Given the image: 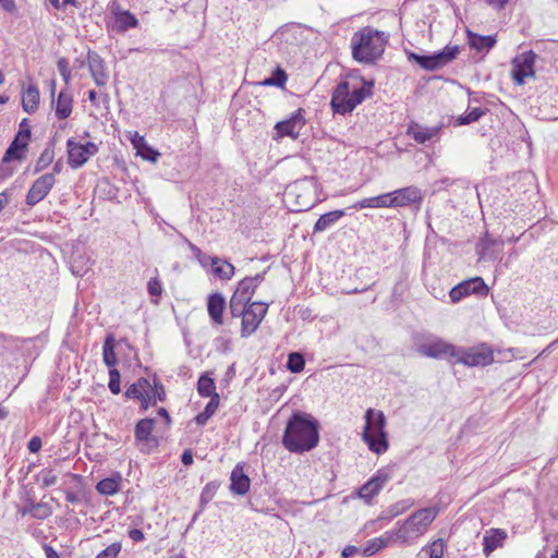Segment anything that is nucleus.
<instances>
[{"instance_id": "1", "label": "nucleus", "mask_w": 558, "mask_h": 558, "mask_svg": "<svg viewBox=\"0 0 558 558\" xmlns=\"http://www.w3.org/2000/svg\"><path fill=\"white\" fill-rule=\"evenodd\" d=\"M318 422L310 414L295 412L288 420L282 445L290 452L302 453L314 449L319 440Z\"/></svg>"}, {"instance_id": "2", "label": "nucleus", "mask_w": 558, "mask_h": 558, "mask_svg": "<svg viewBox=\"0 0 558 558\" xmlns=\"http://www.w3.org/2000/svg\"><path fill=\"white\" fill-rule=\"evenodd\" d=\"M387 43L386 33L365 26L351 38L352 58L363 64H374L381 58Z\"/></svg>"}, {"instance_id": "3", "label": "nucleus", "mask_w": 558, "mask_h": 558, "mask_svg": "<svg viewBox=\"0 0 558 558\" xmlns=\"http://www.w3.org/2000/svg\"><path fill=\"white\" fill-rule=\"evenodd\" d=\"M437 514L438 510L435 507H428L415 511L402 522H397L391 530L395 539L402 545H413L426 533Z\"/></svg>"}, {"instance_id": "4", "label": "nucleus", "mask_w": 558, "mask_h": 558, "mask_svg": "<svg viewBox=\"0 0 558 558\" xmlns=\"http://www.w3.org/2000/svg\"><path fill=\"white\" fill-rule=\"evenodd\" d=\"M365 426L362 438L368 449L377 454H381L388 449V437L385 432L386 417L381 411L368 409L365 413Z\"/></svg>"}, {"instance_id": "5", "label": "nucleus", "mask_w": 558, "mask_h": 558, "mask_svg": "<svg viewBox=\"0 0 558 558\" xmlns=\"http://www.w3.org/2000/svg\"><path fill=\"white\" fill-rule=\"evenodd\" d=\"M366 88L364 85H352L348 81L340 82L331 97L332 110L340 114H345L354 110L368 95H371V87Z\"/></svg>"}, {"instance_id": "6", "label": "nucleus", "mask_w": 558, "mask_h": 558, "mask_svg": "<svg viewBox=\"0 0 558 558\" xmlns=\"http://www.w3.org/2000/svg\"><path fill=\"white\" fill-rule=\"evenodd\" d=\"M268 306L267 303L252 302L248 305L239 306V312H230L233 317H242V337H248L257 330L268 311Z\"/></svg>"}, {"instance_id": "7", "label": "nucleus", "mask_w": 558, "mask_h": 558, "mask_svg": "<svg viewBox=\"0 0 558 558\" xmlns=\"http://www.w3.org/2000/svg\"><path fill=\"white\" fill-rule=\"evenodd\" d=\"M494 362V352L487 343H480L471 348H459L453 363L469 367H484Z\"/></svg>"}, {"instance_id": "8", "label": "nucleus", "mask_w": 558, "mask_h": 558, "mask_svg": "<svg viewBox=\"0 0 558 558\" xmlns=\"http://www.w3.org/2000/svg\"><path fill=\"white\" fill-rule=\"evenodd\" d=\"M416 351L426 356L437 360H448L453 363L456 355L459 353V347H456L440 338H429L422 342L415 343Z\"/></svg>"}, {"instance_id": "9", "label": "nucleus", "mask_w": 558, "mask_h": 558, "mask_svg": "<svg viewBox=\"0 0 558 558\" xmlns=\"http://www.w3.org/2000/svg\"><path fill=\"white\" fill-rule=\"evenodd\" d=\"M459 51L458 46H446L441 51L430 56H421L410 52L409 59L414 60L427 71H435L453 61L459 54Z\"/></svg>"}, {"instance_id": "10", "label": "nucleus", "mask_w": 558, "mask_h": 558, "mask_svg": "<svg viewBox=\"0 0 558 558\" xmlns=\"http://www.w3.org/2000/svg\"><path fill=\"white\" fill-rule=\"evenodd\" d=\"M68 147V162L73 169L82 167L92 156L98 153V146L93 142L85 144L76 142L74 138H70L66 142Z\"/></svg>"}, {"instance_id": "11", "label": "nucleus", "mask_w": 558, "mask_h": 558, "mask_svg": "<svg viewBox=\"0 0 558 558\" xmlns=\"http://www.w3.org/2000/svg\"><path fill=\"white\" fill-rule=\"evenodd\" d=\"M536 58V53L532 50L524 51L513 58L511 73L518 85H523L527 77H534V63Z\"/></svg>"}, {"instance_id": "12", "label": "nucleus", "mask_w": 558, "mask_h": 558, "mask_svg": "<svg viewBox=\"0 0 558 558\" xmlns=\"http://www.w3.org/2000/svg\"><path fill=\"white\" fill-rule=\"evenodd\" d=\"M31 138V128L28 121L24 119L20 123V129L14 140L8 147L2 158V162H10L11 160H22L23 151L27 148Z\"/></svg>"}, {"instance_id": "13", "label": "nucleus", "mask_w": 558, "mask_h": 558, "mask_svg": "<svg viewBox=\"0 0 558 558\" xmlns=\"http://www.w3.org/2000/svg\"><path fill=\"white\" fill-rule=\"evenodd\" d=\"M305 123V110L303 108H299L289 119L276 123V136L274 138L279 140L281 137L289 136L296 140Z\"/></svg>"}, {"instance_id": "14", "label": "nucleus", "mask_w": 558, "mask_h": 558, "mask_svg": "<svg viewBox=\"0 0 558 558\" xmlns=\"http://www.w3.org/2000/svg\"><path fill=\"white\" fill-rule=\"evenodd\" d=\"M488 292L489 288L485 281L481 277H475L454 286L450 290L449 296L451 302L457 303L470 294L487 295Z\"/></svg>"}, {"instance_id": "15", "label": "nucleus", "mask_w": 558, "mask_h": 558, "mask_svg": "<svg viewBox=\"0 0 558 558\" xmlns=\"http://www.w3.org/2000/svg\"><path fill=\"white\" fill-rule=\"evenodd\" d=\"M391 478L390 471L387 468H383L376 471V473L359 489L357 496L369 505L375 496H377L385 484Z\"/></svg>"}, {"instance_id": "16", "label": "nucleus", "mask_w": 558, "mask_h": 558, "mask_svg": "<svg viewBox=\"0 0 558 558\" xmlns=\"http://www.w3.org/2000/svg\"><path fill=\"white\" fill-rule=\"evenodd\" d=\"M56 184V178L53 173H45L34 181L29 187L25 203L33 207L41 202L52 190Z\"/></svg>"}, {"instance_id": "17", "label": "nucleus", "mask_w": 558, "mask_h": 558, "mask_svg": "<svg viewBox=\"0 0 558 558\" xmlns=\"http://www.w3.org/2000/svg\"><path fill=\"white\" fill-rule=\"evenodd\" d=\"M315 190V183L313 179L304 178L302 180H299L294 182L292 185H290L288 195L294 196L296 198L295 209L296 211H304L312 207L313 199L312 197H305L304 195H301V192H305L307 194H312Z\"/></svg>"}, {"instance_id": "18", "label": "nucleus", "mask_w": 558, "mask_h": 558, "mask_svg": "<svg viewBox=\"0 0 558 558\" xmlns=\"http://www.w3.org/2000/svg\"><path fill=\"white\" fill-rule=\"evenodd\" d=\"M255 290L256 283L254 281L242 279L230 299V312H239V306L248 305Z\"/></svg>"}, {"instance_id": "19", "label": "nucleus", "mask_w": 558, "mask_h": 558, "mask_svg": "<svg viewBox=\"0 0 558 558\" xmlns=\"http://www.w3.org/2000/svg\"><path fill=\"white\" fill-rule=\"evenodd\" d=\"M391 207H405L422 202V192L418 187L410 185L389 192Z\"/></svg>"}, {"instance_id": "20", "label": "nucleus", "mask_w": 558, "mask_h": 558, "mask_svg": "<svg viewBox=\"0 0 558 558\" xmlns=\"http://www.w3.org/2000/svg\"><path fill=\"white\" fill-rule=\"evenodd\" d=\"M441 126H424L418 123H411L408 126L407 134L411 136L416 143L425 144L427 142L437 141Z\"/></svg>"}, {"instance_id": "21", "label": "nucleus", "mask_w": 558, "mask_h": 558, "mask_svg": "<svg viewBox=\"0 0 558 558\" xmlns=\"http://www.w3.org/2000/svg\"><path fill=\"white\" fill-rule=\"evenodd\" d=\"M87 62L90 75L97 86H105L108 83L109 75L105 68V62L96 52H88Z\"/></svg>"}, {"instance_id": "22", "label": "nucleus", "mask_w": 558, "mask_h": 558, "mask_svg": "<svg viewBox=\"0 0 558 558\" xmlns=\"http://www.w3.org/2000/svg\"><path fill=\"white\" fill-rule=\"evenodd\" d=\"M230 482V490L235 495L243 496L250 490L251 480L244 473L243 466L240 464H236L232 470Z\"/></svg>"}, {"instance_id": "23", "label": "nucleus", "mask_w": 558, "mask_h": 558, "mask_svg": "<svg viewBox=\"0 0 558 558\" xmlns=\"http://www.w3.org/2000/svg\"><path fill=\"white\" fill-rule=\"evenodd\" d=\"M507 536V532L502 529L485 531L483 536V551L485 556H489L495 549L502 547Z\"/></svg>"}, {"instance_id": "24", "label": "nucleus", "mask_w": 558, "mask_h": 558, "mask_svg": "<svg viewBox=\"0 0 558 558\" xmlns=\"http://www.w3.org/2000/svg\"><path fill=\"white\" fill-rule=\"evenodd\" d=\"M226 308V300L220 293H213L208 296L207 311L211 320L216 325L223 324V312Z\"/></svg>"}, {"instance_id": "25", "label": "nucleus", "mask_w": 558, "mask_h": 558, "mask_svg": "<svg viewBox=\"0 0 558 558\" xmlns=\"http://www.w3.org/2000/svg\"><path fill=\"white\" fill-rule=\"evenodd\" d=\"M397 543L392 531H386L381 536L369 539L363 548V556L369 557L379 551L380 549Z\"/></svg>"}, {"instance_id": "26", "label": "nucleus", "mask_w": 558, "mask_h": 558, "mask_svg": "<svg viewBox=\"0 0 558 558\" xmlns=\"http://www.w3.org/2000/svg\"><path fill=\"white\" fill-rule=\"evenodd\" d=\"M39 105V89L35 84H29L22 92V107L27 113L37 111Z\"/></svg>"}, {"instance_id": "27", "label": "nucleus", "mask_w": 558, "mask_h": 558, "mask_svg": "<svg viewBox=\"0 0 558 558\" xmlns=\"http://www.w3.org/2000/svg\"><path fill=\"white\" fill-rule=\"evenodd\" d=\"M469 45L476 51H489L497 43L496 36H483L471 31L466 32Z\"/></svg>"}, {"instance_id": "28", "label": "nucleus", "mask_w": 558, "mask_h": 558, "mask_svg": "<svg viewBox=\"0 0 558 558\" xmlns=\"http://www.w3.org/2000/svg\"><path fill=\"white\" fill-rule=\"evenodd\" d=\"M390 193L380 194L373 197L363 198L354 203L351 208L363 209V208H390L391 204Z\"/></svg>"}, {"instance_id": "29", "label": "nucleus", "mask_w": 558, "mask_h": 558, "mask_svg": "<svg viewBox=\"0 0 558 558\" xmlns=\"http://www.w3.org/2000/svg\"><path fill=\"white\" fill-rule=\"evenodd\" d=\"M499 246L501 248L502 241L500 239H494L488 233H486L477 244V251L483 259H495L497 258V254L494 253L493 247Z\"/></svg>"}, {"instance_id": "30", "label": "nucleus", "mask_w": 558, "mask_h": 558, "mask_svg": "<svg viewBox=\"0 0 558 558\" xmlns=\"http://www.w3.org/2000/svg\"><path fill=\"white\" fill-rule=\"evenodd\" d=\"M73 108V98L72 95L68 92H60L57 105H56V117L59 120H64L70 117Z\"/></svg>"}, {"instance_id": "31", "label": "nucleus", "mask_w": 558, "mask_h": 558, "mask_svg": "<svg viewBox=\"0 0 558 558\" xmlns=\"http://www.w3.org/2000/svg\"><path fill=\"white\" fill-rule=\"evenodd\" d=\"M211 270L216 277L222 280H229L234 275V266L218 257L211 258Z\"/></svg>"}, {"instance_id": "32", "label": "nucleus", "mask_w": 558, "mask_h": 558, "mask_svg": "<svg viewBox=\"0 0 558 558\" xmlns=\"http://www.w3.org/2000/svg\"><path fill=\"white\" fill-rule=\"evenodd\" d=\"M345 215L342 209L332 210L322 215L314 226V232H323L329 227L335 225L340 218Z\"/></svg>"}, {"instance_id": "33", "label": "nucleus", "mask_w": 558, "mask_h": 558, "mask_svg": "<svg viewBox=\"0 0 558 558\" xmlns=\"http://www.w3.org/2000/svg\"><path fill=\"white\" fill-rule=\"evenodd\" d=\"M121 476L106 477L97 483L96 489L99 494L105 496H112L120 490Z\"/></svg>"}, {"instance_id": "34", "label": "nucleus", "mask_w": 558, "mask_h": 558, "mask_svg": "<svg viewBox=\"0 0 558 558\" xmlns=\"http://www.w3.org/2000/svg\"><path fill=\"white\" fill-rule=\"evenodd\" d=\"M151 390V386L146 378H140L136 383L132 384L125 391V396L131 399H143L144 396Z\"/></svg>"}, {"instance_id": "35", "label": "nucleus", "mask_w": 558, "mask_h": 558, "mask_svg": "<svg viewBox=\"0 0 558 558\" xmlns=\"http://www.w3.org/2000/svg\"><path fill=\"white\" fill-rule=\"evenodd\" d=\"M155 421L153 418L140 420L135 425V439L137 441H147L151 436Z\"/></svg>"}, {"instance_id": "36", "label": "nucleus", "mask_w": 558, "mask_h": 558, "mask_svg": "<svg viewBox=\"0 0 558 558\" xmlns=\"http://www.w3.org/2000/svg\"><path fill=\"white\" fill-rule=\"evenodd\" d=\"M137 19L129 11H120L116 13V25L120 32L137 26Z\"/></svg>"}, {"instance_id": "37", "label": "nucleus", "mask_w": 558, "mask_h": 558, "mask_svg": "<svg viewBox=\"0 0 558 558\" xmlns=\"http://www.w3.org/2000/svg\"><path fill=\"white\" fill-rule=\"evenodd\" d=\"M114 338L112 336H108L104 342L102 355L105 364L110 368H114L113 366L117 364V355L114 352Z\"/></svg>"}, {"instance_id": "38", "label": "nucleus", "mask_w": 558, "mask_h": 558, "mask_svg": "<svg viewBox=\"0 0 558 558\" xmlns=\"http://www.w3.org/2000/svg\"><path fill=\"white\" fill-rule=\"evenodd\" d=\"M219 407V395L215 393L213 399L209 400L204 411L196 415L195 421L198 425H205L211 415L217 411Z\"/></svg>"}, {"instance_id": "39", "label": "nucleus", "mask_w": 558, "mask_h": 558, "mask_svg": "<svg viewBox=\"0 0 558 558\" xmlns=\"http://www.w3.org/2000/svg\"><path fill=\"white\" fill-rule=\"evenodd\" d=\"M197 391L202 397L213 399V396L217 393L214 379L206 374L202 375L197 381Z\"/></svg>"}, {"instance_id": "40", "label": "nucleus", "mask_w": 558, "mask_h": 558, "mask_svg": "<svg viewBox=\"0 0 558 558\" xmlns=\"http://www.w3.org/2000/svg\"><path fill=\"white\" fill-rule=\"evenodd\" d=\"M28 512L32 513L33 518L38 520H45L52 513L50 507L45 502L32 505L29 508L23 510V514Z\"/></svg>"}, {"instance_id": "41", "label": "nucleus", "mask_w": 558, "mask_h": 558, "mask_svg": "<svg viewBox=\"0 0 558 558\" xmlns=\"http://www.w3.org/2000/svg\"><path fill=\"white\" fill-rule=\"evenodd\" d=\"M53 159H54L53 148H51V147L45 148L41 151V154L36 162L34 172L38 173V172L43 171L44 169H46L53 162Z\"/></svg>"}, {"instance_id": "42", "label": "nucleus", "mask_w": 558, "mask_h": 558, "mask_svg": "<svg viewBox=\"0 0 558 558\" xmlns=\"http://www.w3.org/2000/svg\"><path fill=\"white\" fill-rule=\"evenodd\" d=\"M305 365L304 357L301 353L293 352L288 356L287 367L291 373H300Z\"/></svg>"}, {"instance_id": "43", "label": "nucleus", "mask_w": 558, "mask_h": 558, "mask_svg": "<svg viewBox=\"0 0 558 558\" xmlns=\"http://www.w3.org/2000/svg\"><path fill=\"white\" fill-rule=\"evenodd\" d=\"M485 113H486V110H484L482 108H473L465 114H462L458 118V124L459 125L470 124L472 122L480 120V118H482Z\"/></svg>"}, {"instance_id": "44", "label": "nucleus", "mask_w": 558, "mask_h": 558, "mask_svg": "<svg viewBox=\"0 0 558 558\" xmlns=\"http://www.w3.org/2000/svg\"><path fill=\"white\" fill-rule=\"evenodd\" d=\"M287 74L283 70L277 69L271 77L266 78L262 84L265 86L283 87L287 82Z\"/></svg>"}, {"instance_id": "45", "label": "nucleus", "mask_w": 558, "mask_h": 558, "mask_svg": "<svg viewBox=\"0 0 558 558\" xmlns=\"http://www.w3.org/2000/svg\"><path fill=\"white\" fill-rule=\"evenodd\" d=\"M217 485L214 483H208L202 490L201 497H199V504H201V511L204 510V507L210 502L214 495L216 494Z\"/></svg>"}, {"instance_id": "46", "label": "nucleus", "mask_w": 558, "mask_h": 558, "mask_svg": "<svg viewBox=\"0 0 558 558\" xmlns=\"http://www.w3.org/2000/svg\"><path fill=\"white\" fill-rule=\"evenodd\" d=\"M137 155L141 156L143 159L156 162L160 156V154L150 147L147 143L144 144L143 147H141L140 150H136Z\"/></svg>"}, {"instance_id": "47", "label": "nucleus", "mask_w": 558, "mask_h": 558, "mask_svg": "<svg viewBox=\"0 0 558 558\" xmlns=\"http://www.w3.org/2000/svg\"><path fill=\"white\" fill-rule=\"evenodd\" d=\"M109 390L113 395H118L121 391L120 388V373L117 368H110L109 369V384H108Z\"/></svg>"}, {"instance_id": "48", "label": "nucleus", "mask_w": 558, "mask_h": 558, "mask_svg": "<svg viewBox=\"0 0 558 558\" xmlns=\"http://www.w3.org/2000/svg\"><path fill=\"white\" fill-rule=\"evenodd\" d=\"M122 545L120 542L112 543L104 550H101L96 558H117L119 553L121 551Z\"/></svg>"}, {"instance_id": "49", "label": "nucleus", "mask_w": 558, "mask_h": 558, "mask_svg": "<svg viewBox=\"0 0 558 558\" xmlns=\"http://www.w3.org/2000/svg\"><path fill=\"white\" fill-rule=\"evenodd\" d=\"M39 478L44 487L52 486L57 483L58 476L52 470L45 469L39 473Z\"/></svg>"}, {"instance_id": "50", "label": "nucleus", "mask_w": 558, "mask_h": 558, "mask_svg": "<svg viewBox=\"0 0 558 558\" xmlns=\"http://www.w3.org/2000/svg\"><path fill=\"white\" fill-rule=\"evenodd\" d=\"M58 70L60 75L62 76L64 83L68 85L71 81V70L69 68V62L65 58H60L58 60Z\"/></svg>"}, {"instance_id": "51", "label": "nucleus", "mask_w": 558, "mask_h": 558, "mask_svg": "<svg viewBox=\"0 0 558 558\" xmlns=\"http://www.w3.org/2000/svg\"><path fill=\"white\" fill-rule=\"evenodd\" d=\"M147 290L151 296H157V298L160 296L161 292H162V287H161V282L159 281V279L150 278V280L147 283Z\"/></svg>"}, {"instance_id": "52", "label": "nucleus", "mask_w": 558, "mask_h": 558, "mask_svg": "<svg viewBox=\"0 0 558 558\" xmlns=\"http://www.w3.org/2000/svg\"><path fill=\"white\" fill-rule=\"evenodd\" d=\"M444 542L441 539H438L434 542L429 547V557L430 558H441L444 555Z\"/></svg>"}, {"instance_id": "53", "label": "nucleus", "mask_w": 558, "mask_h": 558, "mask_svg": "<svg viewBox=\"0 0 558 558\" xmlns=\"http://www.w3.org/2000/svg\"><path fill=\"white\" fill-rule=\"evenodd\" d=\"M130 136H129V140L131 141L133 147L136 149V150H140L141 147L144 146V144L146 143L144 136L140 135L138 132L134 131V132H129Z\"/></svg>"}, {"instance_id": "54", "label": "nucleus", "mask_w": 558, "mask_h": 558, "mask_svg": "<svg viewBox=\"0 0 558 558\" xmlns=\"http://www.w3.org/2000/svg\"><path fill=\"white\" fill-rule=\"evenodd\" d=\"M43 441L38 436H34L29 439L27 448L31 452L36 453L41 449Z\"/></svg>"}, {"instance_id": "55", "label": "nucleus", "mask_w": 558, "mask_h": 558, "mask_svg": "<svg viewBox=\"0 0 558 558\" xmlns=\"http://www.w3.org/2000/svg\"><path fill=\"white\" fill-rule=\"evenodd\" d=\"M0 7L8 13H13L16 10L15 0H0Z\"/></svg>"}, {"instance_id": "56", "label": "nucleus", "mask_w": 558, "mask_h": 558, "mask_svg": "<svg viewBox=\"0 0 558 558\" xmlns=\"http://www.w3.org/2000/svg\"><path fill=\"white\" fill-rule=\"evenodd\" d=\"M129 537L134 542H142L145 538L144 533L138 529L130 530Z\"/></svg>"}, {"instance_id": "57", "label": "nucleus", "mask_w": 558, "mask_h": 558, "mask_svg": "<svg viewBox=\"0 0 558 558\" xmlns=\"http://www.w3.org/2000/svg\"><path fill=\"white\" fill-rule=\"evenodd\" d=\"M357 547L355 546H352V545H349L347 547L343 548L342 553H341V556L342 558H350L352 557L354 554L357 553Z\"/></svg>"}, {"instance_id": "58", "label": "nucleus", "mask_w": 558, "mask_h": 558, "mask_svg": "<svg viewBox=\"0 0 558 558\" xmlns=\"http://www.w3.org/2000/svg\"><path fill=\"white\" fill-rule=\"evenodd\" d=\"M181 461L184 465H191L193 463V453L191 450H184L181 456Z\"/></svg>"}, {"instance_id": "59", "label": "nucleus", "mask_w": 558, "mask_h": 558, "mask_svg": "<svg viewBox=\"0 0 558 558\" xmlns=\"http://www.w3.org/2000/svg\"><path fill=\"white\" fill-rule=\"evenodd\" d=\"M44 551L46 558H60L59 554L50 545H45Z\"/></svg>"}, {"instance_id": "60", "label": "nucleus", "mask_w": 558, "mask_h": 558, "mask_svg": "<svg viewBox=\"0 0 558 558\" xmlns=\"http://www.w3.org/2000/svg\"><path fill=\"white\" fill-rule=\"evenodd\" d=\"M487 4L497 8L502 9L508 3V0H484Z\"/></svg>"}, {"instance_id": "61", "label": "nucleus", "mask_w": 558, "mask_h": 558, "mask_svg": "<svg viewBox=\"0 0 558 558\" xmlns=\"http://www.w3.org/2000/svg\"><path fill=\"white\" fill-rule=\"evenodd\" d=\"M65 499H66V501L71 502V504H77L81 501L78 495L71 490L65 492Z\"/></svg>"}, {"instance_id": "62", "label": "nucleus", "mask_w": 558, "mask_h": 558, "mask_svg": "<svg viewBox=\"0 0 558 558\" xmlns=\"http://www.w3.org/2000/svg\"><path fill=\"white\" fill-rule=\"evenodd\" d=\"M155 399H158L159 401H162L166 397V391L162 386L157 387L154 391Z\"/></svg>"}, {"instance_id": "63", "label": "nucleus", "mask_w": 558, "mask_h": 558, "mask_svg": "<svg viewBox=\"0 0 558 558\" xmlns=\"http://www.w3.org/2000/svg\"><path fill=\"white\" fill-rule=\"evenodd\" d=\"M9 201V195L7 191L0 193V211L7 206Z\"/></svg>"}, {"instance_id": "64", "label": "nucleus", "mask_w": 558, "mask_h": 558, "mask_svg": "<svg viewBox=\"0 0 558 558\" xmlns=\"http://www.w3.org/2000/svg\"><path fill=\"white\" fill-rule=\"evenodd\" d=\"M265 274H258L254 277H246L245 280H252L256 283V288L260 284V282L264 280Z\"/></svg>"}]
</instances>
